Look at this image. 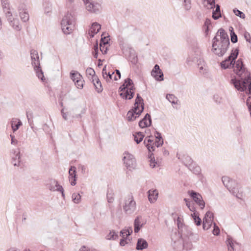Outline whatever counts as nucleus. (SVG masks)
I'll return each instance as SVG.
<instances>
[{
    "label": "nucleus",
    "instance_id": "1",
    "mask_svg": "<svg viewBox=\"0 0 251 251\" xmlns=\"http://www.w3.org/2000/svg\"><path fill=\"white\" fill-rule=\"evenodd\" d=\"M238 55V49H236L234 51L232 50L230 55L221 63V66L224 69L232 67L234 73L237 75V77L232 78L230 80V83L233 85L236 89L241 92H243L247 89V85L248 84V94L251 95V75L250 72L245 67L242 59H239L233 63Z\"/></svg>",
    "mask_w": 251,
    "mask_h": 251
},
{
    "label": "nucleus",
    "instance_id": "2",
    "mask_svg": "<svg viewBox=\"0 0 251 251\" xmlns=\"http://www.w3.org/2000/svg\"><path fill=\"white\" fill-rule=\"evenodd\" d=\"M229 45V40L226 33L223 28L219 29L212 40L213 52L222 56L226 52Z\"/></svg>",
    "mask_w": 251,
    "mask_h": 251
},
{
    "label": "nucleus",
    "instance_id": "3",
    "mask_svg": "<svg viewBox=\"0 0 251 251\" xmlns=\"http://www.w3.org/2000/svg\"><path fill=\"white\" fill-rule=\"evenodd\" d=\"M121 93L120 95L125 100H131L133 97L135 88L132 80L127 78L124 83L119 88Z\"/></svg>",
    "mask_w": 251,
    "mask_h": 251
},
{
    "label": "nucleus",
    "instance_id": "4",
    "mask_svg": "<svg viewBox=\"0 0 251 251\" xmlns=\"http://www.w3.org/2000/svg\"><path fill=\"white\" fill-rule=\"evenodd\" d=\"M75 21V16L68 12L63 17L61 25L63 32L66 34H70L73 30Z\"/></svg>",
    "mask_w": 251,
    "mask_h": 251
},
{
    "label": "nucleus",
    "instance_id": "5",
    "mask_svg": "<svg viewBox=\"0 0 251 251\" xmlns=\"http://www.w3.org/2000/svg\"><path fill=\"white\" fill-rule=\"evenodd\" d=\"M86 9L91 13L98 14L102 10V0H86Z\"/></svg>",
    "mask_w": 251,
    "mask_h": 251
},
{
    "label": "nucleus",
    "instance_id": "6",
    "mask_svg": "<svg viewBox=\"0 0 251 251\" xmlns=\"http://www.w3.org/2000/svg\"><path fill=\"white\" fill-rule=\"evenodd\" d=\"M123 207L125 212L127 214H130L135 211L136 202L131 194H128L124 198Z\"/></svg>",
    "mask_w": 251,
    "mask_h": 251
},
{
    "label": "nucleus",
    "instance_id": "7",
    "mask_svg": "<svg viewBox=\"0 0 251 251\" xmlns=\"http://www.w3.org/2000/svg\"><path fill=\"white\" fill-rule=\"evenodd\" d=\"M123 160L125 166L129 170L134 169L136 167V160L133 155L127 151L123 153Z\"/></svg>",
    "mask_w": 251,
    "mask_h": 251
},
{
    "label": "nucleus",
    "instance_id": "8",
    "mask_svg": "<svg viewBox=\"0 0 251 251\" xmlns=\"http://www.w3.org/2000/svg\"><path fill=\"white\" fill-rule=\"evenodd\" d=\"M47 188L51 191L60 192L63 198L65 197L64 189L62 186L58 184V182L54 179H50L47 184Z\"/></svg>",
    "mask_w": 251,
    "mask_h": 251
},
{
    "label": "nucleus",
    "instance_id": "9",
    "mask_svg": "<svg viewBox=\"0 0 251 251\" xmlns=\"http://www.w3.org/2000/svg\"><path fill=\"white\" fill-rule=\"evenodd\" d=\"M214 218V215L213 213L210 211H207L203 219V229L204 230L209 229L212 224Z\"/></svg>",
    "mask_w": 251,
    "mask_h": 251
},
{
    "label": "nucleus",
    "instance_id": "10",
    "mask_svg": "<svg viewBox=\"0 0 251 251\" xmlns=\"http://www.w3.org/2000/svg\"><path fill=\"white\" fill-rule=\"evenodd\" d=\"M5 14L6 17L9 22L10 25L14 29L17 31H20L22 28V26L19 23V20L17 18H13V20H11L12 13L8 10L6 12Z\"/></svg>",
    "mask_w": 251,
    "mask_h": 251
},
{
    "label": "nucleus",
    "instance_id": "11",
    "mask_svg": "<svg viewBox=\"0 0 251 251\" xmlns=\"http://www.w3.org/2000/svg\"><path fill=\"white\" fill-rule=\"evenodd\" d=\"M189 194L195 202L199 205L201 208V209H203L205 206V202L201 195L193 191H189Z\"/></svg>",
    "mask_w": 251,
    "mask_h": 251
},
{
    "label": "nucleus",
    "instance_id": "12",
    "mask_svg": "<svg viewBox=\"0 0 251 251\" xmlns=\"http://www.w3.org/2000/svg\"><path fill=\"white\" fill-rule=\"evenodd\" d=\"M182 240L181 239H179L177 241H175L174 244H175V247L177 250H180L182 249H185L186 250H190L193 247L192 244L189 241H187L185 240L183 242V245H182Z\"/></svg>",
    "mask_w": 251,
    "mask_h": 251
},
{
    "label": "nucleus",
    "instance_id": "13",
    "mask_svg": "<svg viewBox=\"0 0 251 251\" xmlns=\"http://www.w3.org/2000/svg\"><path fill=\"white\" fill-rule=\"evenodd\" d=\"M151 75L157 81L163 80V73L160 69L159 66L156 64L151 72Z\"/></svg>",
    "mask_w": 251,
    "mask_h": 251
},
{
    "label": "nucleus",
    "instance_id": "14",
    "mask_svg": "<svg viewBox=\"0 0 251 251\" xmlns=\"http://www.w3.org/2000/svg\"><path fill=\"white\" fill-rule=\"evenodd\" d=\"M133 108H134V110H136V109L138 110V112L139 114H141L144 110V100L139 95V94H137V95Z\"/></svg>",
    "mask_w": 251,
    "mask_h": 251
},
{
    "label": "nucleus",
    "instance_id": "15",
    "mask_svg": "<svg viewBox=\"0 0 251 251\" xmlns=\"http://www.w3.org/2000/svg\"><path fill=\"white\" fill-rule=\"evenodd\" d=\"M230 189H228L234 196L236 197L239 199H241L243 197V191L240 185L236 182V185H233Z\"/></svg>",
    "mask_w": 251,
    "mask_h": 251
},
{
    "label": "nucleus",
    "instance_id": "16",
    "mask_svg": "<svg viewBox=\"0 0 251 251\" xmlns=\"http://www.w3.org/2000/svg\"><path fill=\"white\" fill-rule=\"evenodd\" d=\"M30 56L32 61V65L34 68L40 65L39 57L37 51L34 50H32L30 51Z\"/></svg>",
    "mask_w": 251,
    "mask_h": 251
},
{
    "label": "nucleus",
    "instance_id": "17",
    "mask_svg": "<svg viewBox=\"0 0 251 251\" xmlns=\"http://www.w3.org/2000/svg\"><path fill=\"white\" fill-rule=\"evenodd\" d=\"M226 243L227 246L228 251H236L239 244L233 240V239L230 236H228L226 241Z\"/></svg>",
    "mask_w": 251,
    "mask_h": 251
},
{
    "label": "nucleus",
    "instance_id": "18",
    "mask_svg": "<svg viewBox=\"0 0 251 251\" xmlns=\"http://www.w3.org/2000/svg\"><path fill=\"white\" fill-rule=\"evenodd\" d=\"M151 116L148 114H146L144 118L139 123V126L141 128H144L151 126Z\"/></svg>",
    "mask_w": 251,
    "mask_h": 251
},
{
    "label": "nucleus",
    "instance_id": "19",
    "mask_svg": "<svg viewBox=\"0 0 251 251\" xmlns=\"http://www.w3.org/2000/svg\"><path fill=\"white\" fill-rule=\"evenodd\" d=\"M101 29V25L97 22L93 23L89 31V36L93 38Z\"/></svg>",
    "mask_w": 251,
    "mask_h": 251
},
{
    "label": "nucleus",
    "instance_id": "20",
    "mask_svg": "<svg viewBox=\"0 0 251 251\" xmlns=\"http://www.w3.org/2000/svg\"><path fill=\"white\" fill-rule=\"evenodd\" d=\"M144 224L145 223L142 217L141 216H138L135 219L134 222V232L138 233Z\"/></svg>",
    "mask_w": 251,
    "mask_h": 251
},
{
    "label": "nucleus",
    "instance_id": "21",
    "mask_svg": "<svg viewBox=\"0 0 251 251\" xmlns=\"http://www.w3.org/2000/svg\"><path fill=\"white\" fill-rule=\"evenodd\" d=\"M149 201L151 203L155 202L158 196V193L156 189H151L148 192Z\"/></svg>",
    "mask_w": 251,
    "mask_h": 251
},
{
    "label": "nucleus",
    "instance_id": "22",
    "mask_svg": "<svg viewBox=\"0 0 251 251\" xmlns=\"http://www.w3.org/2000/svg\"><path fill=\"white\" fill-rule=\"evenodd\" d=\"M222 181L224 185L228 189L232 188L233 185H236V181L230 179L228 176H223Z\"/></svg>",
    "mask_w": 251,
    "mask_h": 251
},
{
    "label": "nucleus",
    "instance_id": "23",
    "mask_svg": "<svg viewBox=\"0 0 251 251\" xmlns=\"http://www.w3.org/2000/svg\"><path fill=\"white\" fill-rule=\"evenodd\" d=\"M138 110L136 109L134 110V108L129 110L126 115V117L128 121H132L135 120L137 117L139 116L141 114H139Z\"/></svg>",
    "mask_w": 251,
    "mask_h": 251
},
{
    "label": "nucleus",
    "instance_id": "24",
    "mask_svg": "<svg viewBox=\"0 0 251 251\" xmlns=\"http://www.w3.org/2000/svg\"><path fill=\"white\" fill-rule=\"evenodd\" d=\"M148 247L147 242L142 238H139L137 240L136 249L137 250H142L147 249Z\"/></svg>",
    "mask_w": 251,
    "mask_h": 251
},
{
    "label": "nucleus",
    "instance_id": "25",
    "mask_svg": "<svg viewBox=\"0 0 251 251\" xmlns=\"http://www.w3.org/2000/svg\"><path fill=\"white\" fill-rule=\"evenodd\" d=\"M92 82L93 83L94 86L95 87L98 93L101 92L102 91V88L101 82L97 76H93V78L92 79Z\"/></svg>",
    "mask_w": 251,
    "mask_h": 251
},
{
    "label": "nucleus",
    "instance_id": "26",
    "mask_svg": "<svg viewBox=\"0 0 251 251\" xmlns=\"http://www.w3.org/2000/svg\"><path fill=\"white\" fill-rule=\"evenodd\" d=\"M198 66L201 74H205L207 73V70L203 59L201 58L199 59V62L198 63Z\"/></svg>",
    "mask_w": 251,
    "mask_h": 251
},
{
    "label": "nucleus",
    "instance_id": "27",
    "mask_svg": "<svg viewBox=\"0 0 251 251\" xmlns=\"http://www.w3.org/2000/svg\"><path fill=\"white\" fill-rule=\"evenodd\" d=\"M189 169L196 175H199L201 172V168L196 163L190 164Z\"/></svg>",
    "mask_w": 251,
    "mask_h": 251
},
{
    "label": "nucleus",
    "instance_id": "28",
    "mask_svg": "<svg viewBox=\"0 0 251 251\" xmlns=\"http://www.w3.org/2000/svg\"><path fill=\"white\" fill-rule=\"evenodd\" d=\"M151 137L149 136V138H145L144 143L145 144L146 146L147 147L149 151L151 152V151H153L154 150V146H153L152 143L153 141L150 139Z\"/></svg>",
    "mask_w": 251,
    "mask_h": 251
},
{
    "label": "nucleus",
    "instance_id": "29",
    "mask_svg": "<svg viewBox=\"0 0 251 251\" xmlns=\"http://www.w3.org/2000/svg\"><path fill=\"white\" fill-rule=\"evenodd\" d=\"M221 17L220 6L219 5L217 4L215 10L213 11L212 18L215 20H217Z\"/></svg>",
    "mask_w": 251,
    "mask_h": 251
},
{
    "label": "nucleus",
    "instance_id": "30",
    "mask_svg": "<svg viewBox=\"0 0 251 251\" xmlns=\"http://www.w3.org/2000/svg\"><path fill=\"white\" fill-rule=\"evenodd\" d=\"M134 141L137 144L140 143L143 139L144 135L141 132H136L133 134Z\"/></svg>",
    "mask_w": 251,
    "mask_h": 251
},
{
    "label": "nucleus",
    "instance_id": "31",
    "mask_svg": "<svg viewBox=\"0 0 251 251\" xmlns=\"http://www.w3.org/2000/svg\"><path fill=\"white\" fill-rule=\"evenodd\" d=\"M19 11L20 16L22 20L24 22L27 21L29 19V15L28 13L24 10H22L21 9H20Z\"/></svg>",
    "mask_w": 251,
    "mask_h": 251
},
{
    "label": "nucleus",
    "instance_id": "32",
    "mask_svg": "<svg viewBox=\"0 0 251 251\" xmlns=\"http://www.w3.org/2000/svg\"><path fill=\"white\" fill-rule=\"evenodd\" d=\"M193 220L197 226H200L201 223V220L199 217V213L197 212H194L191 214Z\"/></svg>",
    "mask_w": 251,
    "mask_h": 251
},
{
    "label": "nucleus",
    "instance_id": "33",
    "mask_svg": "<svg viewBox=\"0 0 251 251\" xmlns=\"http://www.w3.org/2000/svg\"><path fill=\"white\" fill-rule=\"evenodd\" d=\"M20 152H18L15 154V157L12 158V163L15 166H19L20 165Z\"/></svg>",
    "mask_w": 251,
    "mask_h": 251
},
{
    "label": "nucleus",
    "instance_id": "34",
    "mask_svg": "<svg viewBox=\"0 0 251 251\" xmlns=\"http://www.w3.org/2000/svg\"><path fill=\"white\" fill-rule=\"evenodd\" d=\"M44 10L45 14H49L52 10L51 4L49 2H45L43 3Z\"/></svg>",
    "mask_w": 251,
    "mask_h": 251
},
{
    "label": "nucleus",
    "instance_id": "35",
    "mask_svg": "<svg viewBox=\"0 0 251 251\" xmlns=\"http://www.w3.org/2000/svg\"><path fill=\"white\" fill-rule=\"evenodd\" d=\"M35 71L36 73V75L39 79H41L42 81H44L45 79L43 75V72L39 66L34 68Z\"/></svg>",
    "mask_w": 251,
    "mask_h": 251
},
{
    "label": "nucleus",
    "instance_id": "36",
    "mask_svg": "<svg viewBox=\"0 0 251 251\" xmlns=\"http://www.w3.org/2000/svg\"><path fill=\"white\" fill-rule=\"evenodd\" d=\"M200 58L199 57V56H189L188 58H187V64L189 65H192V63L193 62H195L196 61H197L198 63L199 62V60Z\"/></svg>",
    "mask_w": 251,
    "mask_h": 251
},
{
    "label": "nucleus",
    "instance_id": "37",
    "mask_svg": "<svg viewBox=\"0 0 251 251\" xmlns=\"http://www.w3.org/2000/svg\"><path fill=\"white\" fill-rule=\"evenodd\" d=\"M70 76L74 82H75L77 79L81 77V75L77 72L74 73L71 72L70 73Z\"/></svg>",
    "mask_w": 251,
    "mask_h": 251
},
{
    "label": "nucleus",
    "instance_id": "38",
    "mask_svg": "<svg viewBox=\"0 0 251 251\" xmlns=\"http://www.w3.org/2000/svg\"><path fill=\"white\" fill-rule=\"evenodd\" d=\"M70 180L73 178H76V168L72 166L69 171Z\"/></svg>",
    "mask_w": 251,
    "mask_h": 251
},
{
    "label": "nucleus",
    "instance_id": "39",
    "mask_svg": "<svg viewBox=\"0 0 251 251\" xmlns=\"http://www.w3.org/2000/svg\"><path fill=\"white\" fill-rule=\"evenodd\" d=\"M118 237V234L114 231H110L106 236V239L107 240H116Z\"/></svg>",
    "mask_w": 251,
    "mask_h": 251
},
{
    "label": "nucleus",
    "instance_id": "40",
    "mask_svg": "<svg viewBox=\"0 0 251 251\" xmlns=\"http://www.w3.org/2000/svg\"><path fill=\"white\" fill-rule=\"evenodd\" d=\"M72 200L74 203H79L81 201V196L78 193H74L72 195Z\"/></svg>",
    "mask_w": 251,
    "mask_h": 251
},
{
    "label": "nucleus",
    "instance_id": "41",
    "mask_svg": "<svg viewBox=\"0 0 251 251\" xmlns=\"http://www.w3.org/2000/svg\"><path fill=\"white\" fill-rule=\"evenodd\" d=\"M233 28L232 27L229 28V30L230 31V36H231V41L232 43H235L237 42L238 39L237 36L235 33L233 31Z\"/></svg>",
    "mask_w": 251,
    "mask_h": 251
},
{
    "label": "nucleus",
    "instance_id": "42",
    "mask_svg": "<svg viewBox=\"0 0 251 251\" xmlns=\"http://www.w3.org/2000/svg\"><path fill=\"white\" fill-rule=\"evenodd\" d=\"M183 6L185 10H190L191 8V0H184L183 2Z\"/></svg>",
    "mask_w": 251,
    "mask_h": 251
},
{
    "label": "nucleus",
    "instance_id": "43",
    "mask_svg": "<svg viewBox=\"0 0 251 251\" xmlns=\"http://www.w3.org/2000/svg\"><path fill=\"white\" fill-rule=\"evenodd\" d=\"M86 75L88 77H91L92 79L93 78V76H96L95 75V71L93 69H92L91 68H88L87 69V70L86 71Z\"/></svg>",
    "mask_w": 251,
    "mask_h": 251
},
{
    "label": "nucleus",
    "instance_id": "44",
    "mask_svg": "<svg viewBox=\"0 0 251 251\" xmlns=\"http://www.w3.org/2000/svg\"><path fill=\"white\" fill-rule=\"evenodd\" d=\"M16 123V122L12 121L11 124L12 128L14 132L18 130L20 126L22 125V123L20 121H19L17 123Z\"/></svg>",
    "mask_w": 251,
    "mask_h": 251
},
{
    "label": "nucleus",
    "instance_id": "45",
    "mask_svg": "<svg viewBox=\"0 0 251 251\" xmlns=\"http://www.w3.org/2000/svg\"><path fill=\"white\" fill-rule=\"evenodd\" d=\"M74 83L76 87L78 89H82L83 87V81L82 80L81 77L77 79Z\"/></svg>",
    "mask_w": 251,
    "mask_h": 251
},
{
    "label": "nucleus",
    "instance_id": "46",
    "mask_svg": "<svg viewBox=\"0 0 251 251\" xmlns=\"http://www.w3.org/2000/svg\"><path fill=\"white\" fill-rule=\"evenodd\" d=\"M233 12L236 16L239 17L241 18L244 19L245 18V14L237 9H233Z\"/></svg>",
    "mask_w": 251,
    "mask_h": 251
},
{
    "label": "nucleus",
    "instance_id": "47",
    "mask_svg": "<svg viewBox=\"0 0 251 251\" xmlns=\"http://www.w3.org/2000/svg\"><path fill=\"white\" fill-rule=\"evenodd\" d=\"M244 38H245L246 41L249 43L250 48L251 50V36L250 33L248 32H246L244 33Z\"/></svg>",
    "mask_w": 251,
    "mask_h": 251
},
{
    "label": "nucleus",
    "instance_id": "48",
    "mask_svg": "<svg viewBox=\"0 0 251 251\" xmlns=\"http://www.w3.org/2000/svg\"><path fill=\"white\" fill-rule=\"evenodd\" d=\"M1 4L4 10H9V2L8 0H1Z\"/></svg>",
    "mask_w": 251,
    "mask_h": 251
},
{
    "label": "nucleus",
    "instance_id": "49",
    "mask_svg": "<svg viewBox=\"0 0 251 251\" xmlns=\"http://www.w3.org/2000/svg\"><path fill=\"white\" fill-rule=\"evenodd\" d=\"M166 98L170 102L174 100H177V98L173 94H167L166 96Z\"/></svg>",
    "mask_w": 251,
    "mask_h": 251
},
{
    "label": "nucleus",
    "instance_id": "50",
    "mask_svg": "<svg viewBox=\"0 0 251 251\" xmlns=\"http://www.w3.org/2000/svg\"><path fill=\"white\" fill-rule=\"evenodd\" d=\"M153 155V154L151 153L150 155V156H149V158H150V166L152 168H153L155 167L156 166V162H155V160L154 159V157L152 158V155Z\"/></svg>",
    "mask_w": 251,
    "mask_h": 251
},
{
    "label": "nucleus",
    "instance_id": "51",
    "mask_svg": "<svg viewBox=\"0 0 251 251\" xmlns=\"http://www.w3.org/2000/svg\"><path fill=\"white\" fill-rule=\"evenodd\" d=\"M206 1L207 4L209 5L208 8L212 9L215 7V0H204Z\"/></svg>",
    "mask_w": 251,
    "mask_h": 251
},
{
    "label": "nucleus",
    "instance_id": "52",
    "mask_svg": "<svg viewBox=\"0 0 251 251\" xmlns=\"http://www.w3.org/2000/svg\"><path fill=\"white\" fill-rule=\"evenodd\" d=\"M108 46L100 44V49L103 54H106L107 53Z\"/></svg>",
    "mask_w": 251,
    "mask_h": 251
},
{
    "label": "nucleus",
    "instance_id": "53",
    "mask_svg": "<svg viewBox=\"0 0 251 251\" xmlns=\"http://www.w3.org/2000/svg\"><path fill=\"white\" fill-rule=\"evenodd\" d=\"M211 25V20L209 19H206L204 24V26L205 27V32H208L209 30V26Z\"/></svg>",
    "mask_w": 251,
    "mask_h": 251
},
{
    "label": "nucleus",
    "instance_id": "54",
    "mask_svg": "<svg viewBox=\"0 0 251 251\" xmlns=\"http://www.w3.org/2000/svg\"><path fill=\"white\" fill-rule=\"evenodd\" d=\"M214 101L217 104H220L222 102V98L218 95H215L213 98Z\"/></svg>",
    "mask_w": 251,
    "mask_h": 251
},
{
    "label": "nucleus",
    "instance_id": "55",
    "mask_svg": "<svg viewBox=\"0 0 251 251\" xmlns=\"http://www.w3.org/2000/svg\"><path fill=\"white\" fill-rule=\"evenodd\" d=\"M214 229L213 234L215 235H218L220 233V229L215 223H214Z\"/></svg>",
    "mask_w": 251,
    "mask_h": 251
},
{
    "label": "nucleus",
    "instance_id": "56",
    "mask_svg": "<svg viewBox=\"0 0 251 251\" xmlns=\"http://www.w3.org/2000/svg\"><path fill=\"white\" fill-rule=\"evenodd\" d=\"M108 44H109V39H108L106 37L101 38V39L100 40V45L108 46Z\"/></svg>",
    "mask_w": 251,
    "mask_h": 251
},
{
    "label": "nucleus",
    "instance_id": "57",
    "mask_svg": "<svg viewBox=\"0 0 251 251\" xmlns=\"http://www.w3.org/2000/svg\"><path fill=\"white\" fill-rule=\"evenodd\" d=\"M193 161L192 159L189 157L187 156L185 158V165L189 168V166L190 164H194Z\"/></svg>",
    "mask_w": 251,
    "mask_h": 251
},
{
    "label": "nucleus",
    "instance_id": "58",
    "mask_svg": "<svg viewBox=\"0 0 251 251\" xmlns=\"http://www.w3.org/2000/svg\"><path fill=\"white\" fill-rule=\"evenodd\" d=\"M113 194L108 193L107 194V199L109 203L112 202L114 200Z\"/></svg>",
    "mask_w": 251,
    "mask_h": 251
},
{
    "label": "nucleus",
    "instance_id": "59",
    "mask_svg": "<svg viewBox=\"0 0 251 251\" xmlns=\"http://www.w3.org/2000/svg\"><path fill=\"white\" fill-rule=\"evenodd\" d=\"M107 74L108 73H107L106 72V66H105L102 70V75L103 77L105 79H108V77H107Z\"/></svg>",
    "mask_w": 251,
    "mask_h": 251
},
{
    "label": "nucleus",
    "instance_id": "60",
    "mask_svg": "<svg viewBox=\"0 0 251 251\" xmlns=\"http://www.w3.org/2000/svg\"><path fill=\"white\" fill-rule=\"evenodd\" d=\"M127 233V232L126 231V229H123L120 232V235L123 238H125V237H126L127 236H128L129 235H126Z\"/></svg>",
    "mask_w": 251,
    "mask_h": 251
},
{
    "label": "nucleus",
    "instance_id": "61",
    "mask_svg": "<svg viewBox=\"0 0 251 251\" xmlns=\"http://www.w3.org/2000/svg\"><path fill=\"white\" fill-rule=\"evenodd\" d=\"M179 101L178 99L177 98V100H174L171 102V103L172 104V105L174 108L177 109L178 108L177 107V105L179 104Z\"/></svg>",
    "mask_w": 251,
    "mask_h": 251
},
{
    "label": "nucleus",
    "instance_id": "62",
    "mask_svg": "<svg viewBox=\"0 0 251 251\" xmlns=\"http://www.w3.org/2000/svg\"><path fill=\"white\" fill-rule=\"evenodd\" d=\"M163 144V139H159L157 140L155 142V145L157 147H160L162 146Z\"/></svg>",
    "mask_w": 251,
    "mask_h": 251
},
{
    "label": "nucleus",
    "instance_id": "63",
    "mask_svg": "<svg viewBox=\"0 0 251 251\" xmlns=\"http://www.w3.org/2000/svg\"><path fill=\"white\" fill-rule=\"evenodd\" d=\"M26 117L28 119V122L30 123V120L33 118L32 113L31 112H27Z\"/></svg>",
    "mask_w": 251,
    "mask_h": 251
},
{
    "label": "nucleus",
    "instance_id": "64",
    "mask_svg": "<svg viewBox=\"0 0 251 251\" xmlns=\"http://www.w3.org/2000/svg\"><path fill=\"white\" fill-rule=\"evenodd\" d=\"M78 251H89V249L87 247L83 246L80 248Z\"/></svg>",
    "mask_w": 251,
    "mask_h": 251
}]
</instances>
